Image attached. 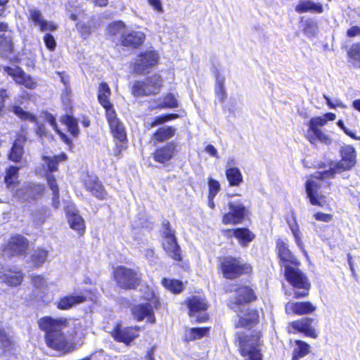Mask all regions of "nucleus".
Wrapping results in <instances>:
<instances>
[{
	"mask_svg": "<svg viewBox=\"0 0 360 360\" xmlns=\"http://www.w3.org/2000/svg\"><path fill=\"white\" fill-rule=\"evenodd\" d=\"M38 323L40 329L46 333V342L50 348L63 354L73 351L72 341L77 334L79 323L64 318L46 316L40 319Z\"/></svg>",
	"mask_w": 360,
	"mask_h": 360,
	"instance_id": "nucleus-1",
	"label": "nucleus"
},
{
	"mask_svg": "<svg viewBox=\"0 0 360 360\" xmlns=\"http://www.w3.org/2000/svg\"><path fill=\"white\" fill-rule=\"evenodd\" d=\"M341 159L332 167L323 172H316L311 175L305 183V188L310 203L313 205L323 206V195L319 191L323 184V179L334 178L335 174L351 170L356 164V151L352 146H342L340 151Z\"/></svg>",
	"mask_w": 360,
	"mask_h": 360,
	"instance_id": "nucleus-2",
	"label": "nucleus"
},
{
	"mask_svg": "<svg viewBox=\"0 0 360 360\" xmlns=\"http://www.w3.org/2000/svg\"><path fill=\"white\" fill-rule=\"evenodd\" d=\"M276 248L281 265L285 268L286 280L293 286L307 288L306 277L298 268L300 263L288 249V244L282 239H278Z\"/></svg>",
	"mask_w": 360,
	"mask_h": 360,
	"instance_id": "nucleus-3",
	"label": "nucleus"
},
{
	"mask_svg": "<svg viewBox=\"0 0 360 360\" xmlns=\"http://www.w3.org/2000/svg\"><path fill=\"white\" fill-rule=\"evenodd\" d=\"M336 118L335 114L327 112L321 117H312L308 123L309 129L307 131V138L312 144L319 141L326 145L332 143L331 138L326 134L320 128L325 126L328 120L333 121Z\"/></svg>",
	"mask_w": 360,
	"mask_h": 360,
	"instance_id": "nucleus-4",
	"label": "nucleus"
},
{
	"mask_svg": "<svg viewBox=\"0 0 360 360\" xmlns=\"http://www.w3.org/2000/svg\"><path fill=\"white\" fill-rule=\"evenodd\" d=\"M236 342L240 354L246 357L245 360H262L260 352L259 335H248L243 333L236 334Z\"/></svg>",
	"mask_w": 360,
	"mask_h": 360,
	"instance_id": "nucleus-5",
	"label": "nucleus"
},
{
	"mask_svg": "<svg viewBox=\"0 0 360 360\" xmlns=\"http://www.w3.org/2000/svg\"><path fill=\"white\" fill-rule=\"evenodd\" d=\"M161 85L160 76L155 75L144 81H136L131 87V94L135 96L155 94L159 91Z\"/></svg>",
	"mask_w": 360,
	"mask_h": 360,
	"instance_id": "nucleus-6",
	"label": "nucleus"
},
{
	"mask_svg": "<svg viewBox=\"0 0 360 360\" xmlns=\"http://www.w3.org/2000/svg\"><path fill=\"white\" fill-rule=\"evenodd\" d=\"M114 276L117 284L124 289L134 288L141 281V275L138 271L124 266L117 267Z\"/></svg>",
	"mask_w": 360,
	"mask_h": 360,
	"instance_id": "nucleus-7",
	"label": "nucleus"
},
{
	"mask_svg": "<svg viewBox=\"0 0 360 360\" xmlns=\"http://www.w3.org/2000/svg\"><path fill=\"white\" fill-rule=\"evenodd\" d=\"M148 302L146 304H139L133 307L132 313L138 321H141L147 318L150 323L155 322V318L153 312V307H158L159 305L158 298L153 292H150V297H146Z\"/></svg>",
	"mask_w": 360,
	"mask_h": 360,
	"instance_id": "nucleus-8",
	"label": "nucleus"
},
{
	"mask_svg": "<svg viewBox=\"0 0 360 360\" xmlns=\"http://www.w3.org/2000/svg\"><path fill=\"white\" fill-rule=\"evenodd\" d=\"M221 269L224 277L233 279L243 273H248L250 271V266L243 264L238 259L231 257H225L221 262Z\"/></svg>",
	"mask_w": 360,
	"mask_h": 360,
	"instance_id": "nucleus-9",
	"label": "nucleus"
},
{
	"mask_svg": "<svg viewBox=\"0 0 360 360\" xmlns=\"http://www.w3.org/2000/svg\"><path fill=\"white\" fill-rule=\"evenodd\" d=\"M163 248L167 255L176 261L181 260L180 247L177 243L174 232L169 228L168 221L163 222Z\"/></svg>",
	"mask_w": 360,
	"mask_h": 360,
	"instance_id": "nucleus-10",
	"label": "nucleus"
},
{
	"mask_svg": "<svg viewBox=\"0 0 360 360\" xmlns=\"http://www.w3.org/2000/svg\"><path fill=\"white\" fill-rule=\"evenodd\" d=\"M187 305L189 316L196 322L202 323L207 319V304L205 299L200 296H193L188 299Z\"/></svg>",
	"mask_w": 360,
	"mask_h": 360,
	"instance_id": "nucleus-11",
	"label": "nucleus"
},
{
	"mask_svg": "<svg viewBox=\"0 0 360 360\" xmlns=\"http://www.w3.org/2000/svg\"><path fill=\"white\" fill-rule=\"evenodd\" d=\"M158 59L159 55L154 50L142 53L134 63V70L138 74H145L149 68L158 63Z\"/></svg>",
	"mask_w": 360,
	"mask_h": 360,
	"instance_id": "nucleus-12",
	"label": "nucleus"
},
{
	"mask_svg": "<svg viewBox=\"0 0 360 360\" xmlns=\"http://www.w3.org/2000/svg\"><path fill=\"white\" fill-rule=\"evenodd\" d=\"M228 207L230 211L223 216V223L224 224H240L245 218L246 212L245 205L238 200L229 202Z\"/></svg>",
	"mask_w": 360,
	"mask_h": 360,
	"instance_id": "nucleus-13",
	"label": "nucleus"
},
{
	"mask_svg": "<svg viewBox=\"0 0 360 360\" xmlns=\"http://www.w3.org/2000/svg\"><path fill=\"white\" fill-rule=\"evenodd\" d=\"M27 17L28 20L42 32H53L58 28L54 22L46 20L41 11L36 8L32 7L28 9Z\"/></svg>",
	"mask_w": 360,
	"mask_h": 360,
	"instance_id": "nucleus-14",
	"label": "nucleus"
},
{
	"mask_svg": "<svg viewBox=\"0 0 360 360\" xmlns=\"http://www.w3.org/2000/svg\"><path fill=\"white\" fill-rule=\"evenodd\" d=\"M177 144L170 141L165 145L158 147L153 153V160L160 164L167 165L174 157Z\"/></svg>",
	"mask_w": 360,
	"mask_h": 360,
	"instance_id": "nucleus-15",
	"label": "nucleus"
},
{
	"mask_svg": "<svg viewBox=\"0 0 360 360\" xmlns=\"http://www.w3.org/2000/svg\"><path fill=\"white\" fill-rule=\"evenodd\" d=\"M43 191L44 186L42 185L29 183L19 188L15 192V195L22 201H30L39 198Z\"/></svg>",
	"mask_w": 360,
	"mask_h": 360,
	"instance_id": "nucleus-16",
	"label": "nucleus"
},
{
	"mask_svg": "<svg viewBox=\"0 0 360 360\" xmlns=\"http://www.w3.org/2000/svg\"><path fill=\"white\" fill-rule=\"evenodd\" d=\"M28 246L27 240L20 235L12 236L3 250L4 257H10L15 255H21L25 252Z\"/></svg>",
	"mask_w": 360,
	"mask_h": 360,
	"instance_id": "nucleus-17",
	"label": "nucleus"
},
{
	"mask_svg": "<svg viewBox=\"0 0 360 360\" xmlns=\"http://www.w3.org/2000/svg\"><path fill=\"white\" fill-rule=\"evenodd\" d=\"M4 70L16 83L30 89H33L36 87L37 84L33 79L19 67H4Z\"/></svg>",
	"mask_w": 360,
	"mask_h": 360,
	"instance_id": "nucleus-18",
	"label": "nucleus"
},
{
	"mask_svg": "<svg viewBox=\"0 0 360 360\" xmlns=\"http://www.w3.org/2000/svg\"><path fill=\"white\" fill-rule=\"evenodd\" d=\"M68 223L72 229L82 235L85 231V224L83 218L79 214L78 211L72 205L65 207Z\"/></svg>",
	"mask_w": 360,
	"mask_h": 360,
	"instance_id": "nucleus-19",
	"label": "nucleus"
},
{
	"mask_svg": "<svg viewBox=\"0 0 360 360\" xmlns=\"http://www.w3.org/2000/svg\"><path fill=\"white\" fill-rule=\"evenodd\" d=\"M106 117L113 136L120 142L124 141L127 139L125 129L117 117L115 110H108Z\"/></svg>",
	"mask_w": 360,
	"mask_h": 360,
	"instance_id": "nucleus-20",
	"label": "nucleus"
},
{
	"mask_svg": "<svg viewBox=\"0 0 360 360\" xmlns=\"http://www.w3.org/2000/svg\"><path fill=\"white\" fill-rule=\"evenodd\" d=\"M138 327H128L122 328L117 325L112 333L114 339L118 342L129 345L130 342L139 336Z\"/></svg>",
	"mask_w": 360,
	"mask_h": 360,
	"instance_id": "nucleus-21",
	"label": "nucleus"
},
{
	"mask_svg": "<svg viewBox=\"0 0 360 360\" xmlns=\"http://www.w3.org/2000/svg\"><path fill=\"white\" fill-rule=\"evenodd\" d=\"M256 298L253 290L248 286H243L236 291V297L234 302L230 303V307L237 311L243 304L248 303Z\"/></svg>",
	"mask_w": 360,
	"mask_h": 360,
	"instance_id": "nucleus-22",
	"label": "nucleus"
},
{
	"mask_svg": "<svg viewBox=\"0 0 360 360\" xmlns=\"http://www.w3.org/2000/svg\"><path fill=\"white\" fill-rule=\"evenodd\" d=\"M313 319L309 318H303L300 320H297L290 323L288 326V330L290 333H296V332H302L306 334V335L309 336L311 338H316V333L311 327V323Z\"/></svg>",
	"mask_w": 360,
	"mask_h": 360,
	"instance_id": "nucleus-23",
	"label": "nucleus"
},
{
	"mask_svg": "<svg viewBox=\"0 0 360 360\" xmlns=\"http://www.w3.org/2000/svg\"><path fill=\"white\" fill-rule=\"evenodd\" d=\"M145 39L146 34L142 31L127 28L120 43L124 46L136 48L144 42Z\"/></svg>",
	"mask_w": 360,
	"mask_h": 360,
	"instance_id": "nucleus-24",
	"label": "nucleus"
},
{
	"mask_svg": "<svg viewBox=\"0 0 360 360\" xmlns=\"http://www.w3.org/2000/svg\"><path fill=\"white\" fill-rule=\"evenodd\" d=\"M316 309V306L309 302H288L285 305V311L288 314H308L314 312Z\"/></svg>",
	"mask_w": 360,
	"mask_h": 360,
	"instance_id": "nucleus-25",
	"label": "nucleus"
},
{
	"mask_svg": "<svg viewBox=\"0 0 360 360\" xmlns=\"http://www.w3.org/2000/svg\"><path fill=\"white\" fill-rule=\"evenodd\" d=\"M84 184L86 189L91 191L97 198L104 200L107 198L106 191L96 177L88 176L87 179H84Z\"/></svg>",
	"mask_w": 360,
	"mask_h": 360,
	"instance_id": "nucleus-26",
	"label": "nucleus"
},
{
	"mask_svg": "<svg viewBox=\"0 0 360 360\" xmlns=\"http://www.w3.org/2000/svg\"><path fill=\"white\" fill-rule=\"evenodd\" d=\"M295 11L297 13H312L321 14L323 12V6L320 2L312 0H300L297 4Z\"/></svg>",
	"mask_w": 360,
	"mask_h": 360,
	"instance_id": "nucleus-27",
	"label": "nucleus"
},
{
	"mask_svg": "<svg viewBox=\"0 0 360 360\" xmlns=\"http://www.w3.org/2000/svg\"><path fill=\"white\" fill-rule=\"evenodd\" d=\"M237 311H239V320L236 323V327L250 328L258 321L259 314L257 310L248 309L245 313H243L240 308Z\"/></svg>",
	"mask_w": 360,
	"mask_h": 360,
	"instance_id": "nucleus-28",
	"label": "nucleus"
},
{
	"mask_svg": "<svg viewBox=\"0 0 360 360\" xmlns=\"http://www.w3.org/2000/svg\"><path fill=\"white\" fill-rule=\"evenodd\" d=\"M226 233L229 236H233L243 246L247 245L255 238L254 234L246 228L228 229L226 230Z\"/></svg>",
	"mask_w": 360,
	"mask_h": 360,
	"instance_id": "nucleus-29",
	"label": "nucleus"
},
{
	"mask_svg": "<svg viewBox=\"0 0 360 360\" xmlns=\"http://www.w3.org/2000/svg\"><path fill=\"white\" fill-rule=\"evenodd\" d=\"M98 26L99 24L94 17H91L86 22H84V20H80L76 24L77 30L84 39L88 38Z\"/></svg>",
	"mask_w": 360,
	"mask_h": 360,
	"instance_id": "nucleus-30",
	"label": "nucleus"
},
{
	"mask_svg": "<svg viewBox=\"0 0 360 360\" xmlns=\"http://www.w3.org/2000/svg\"><path fill=\"white\" fill-rule=\"evenodd\" d=\"M65 9L70 18L73 21L85 20L86 14L77 1L71 0L65 4Z\"/></svg>",
	"mask_w": 360,
	"mask_h": 360,
	"instance_id": "nucleus-31",
	"label": "nucleus"
},
{
	"mask_svg": "<svg viewBox=\"0 0 360 360\" xmlns=\"http://www.w3.org/2000/svg\"><path fill=\"white\" fill-rule=\"evenodd\" d=\"M110 95L111 91L108 84L105 82H101L98 87V99L100 104L106 110V114L108 110H114L110 101Z\"/></svg>",
	"mask_w": 360,
	"mask_h": 360,
	"instance_id": "nucleus-32",
	"label": "nucleus"
},
{
	"mask_svg": "<svg viewBox=\"0 0 360 360\" xmlns=\"http://www.w3.org/2000/svg\"><path fill=\"white\" fill-rule=\"evenodd\" d=\"M85 300L86 297L82 295H67L60 299L57 303V307L62 310H66L84 302Z\"/></svg>",
	"mask_w": 360,
	"mask_h": 360,
	"instance_id": "nucleus-33",
	"label": "nucleus"
},
{
	"mask_svg": "<svg viewBox=\"0 0 360 360\" xmlns=\"http://www.w3.org/2000/svg\"><path fill=\"white\" fill-rule=\"evenodd\" d=\"M0 278L10 286H16L21 283L23 276L19 271L6 269L3 272H0Z\"/></svg>",
	"mask_w": 360,
	"mask_h": 360,
	"instance_id": "nucleus-34",
	"label": "nucleus"
},
{
	"mask_svg": "<svg viewBox=\"0 0 360 360\" xmlns=\"http://www.w3.org/2000/svg\"><path fill=\"white\" fill-rule=\"evenodd\" d=\"M41 158L46 165L48 171L53 172L58 170V166L60 162L67 160L68 156L65 153H62L53 156L42 155Z\"/></svg>",
	"mask_w": 360,
	"mask_h": 360,
	"instance_id": "nucleus-35",
	"label": "nucleus"
},
{
	"mask_svg": "<svg viewBox=\"0 0 360 360\" xmlns=\"http://www.w3.org/2000/svg\"><path fill=\"white\" fill-rule=\"evenodd\" d=\"M127 29V28L123 22L115 21L108 25L107 28V34L114 39L119 37L120 41L121 42Z\"/></svg>",
	"mask_w": 360,
	"mask_h": 360,
	"instance_id": "nucleus-36",
	"label": "nucleus"
},
{
	"mask_svg": "<svg viewBox=\"0 0 360 360\" xmlns=\"http://www.w3.org/2000/svg\"><path fill=\"white\" fill-rule=\"evenodd\" d=\"M176 133V129L173 127L166 126L159 128L153 134V139L158 142H163L172 138Z\"/></svg>",
	"mask_w": 360,
	"mask_h": 360,
	"instance_id": "nucleus-37",
	"label": "nucleus"
},
{
	"mask_svg": "<svg viewBox=\"0 0 360 360\" xmlns=\"http://www.w3.org/2000/svg\"><path fill=\"white\" fill-rule=\"evenodd\" d=\"M226 176L231 186H238L243 182V175L238 167H229L226 169Z\"/></svg>",
	"mask_w": 360,
	"mask_h": 360,
	"instance_id": "nucleus-38",
	"label": "nucleus"
},
{
	"mask_svg": "<svg viewBox=\"0 0 360 360\" xmlns=\"http://www.w3.org/2000/svg\"><path fill=\"white\" fill-rule=\"evenodd\" d=\"M47 182H48L49 188L52 191V193H53V198H52L53 206L57 209V208H58V207L60 205L59 189H58V184L56 183V180L54 176L52 174H48L47 175Z\"/></svg>",
	"mask_w": 360,
	"mask_h": 360,
	"instance_id": "nucleus-39",
	"label": "nucleus"
},
{
	"mask_svg": "<svg viewBox=\"0 0 360 360\" xmlns=\"http://www.w3.org/2000/svg\"><path fill=\"white\" fill-rule=\"evenodd\" d=\"M60 122L65 124L69 132L74 136H77L79 134V128L77 120L71 115H65L60 118Z\"/></svg>",
	"mask_w": 360,
	"mask_h": 360,
	"instance_id": "nucleus-40",
	"label": "nucleus"
},
{
	"mask_svg": "<svg viewBox=\"0 0 360 360\" xmlns=\"http://www.w3.org/2000/svg\"><path fill=\"white\" fill-rule=\"evenodd\" d=\"M297 347L293 350L292 360H299L306 356L309 352V345L301 340H296Z\"/></svg>",
	"mask_w": 360,
	"mask_h": 360,
	"instance_id": "nucleus-41",
	"label": "nucleus"
},
{
	"mask_svg": "<svg viewBox=\"0 0 360 360\" xmlns=\"http://www.w3.org/2000/svg\"><path fill=\"white\" fill-rule=\"evenodd\" d=\"M349 62L354 66L360 68V43H355L352 45L347 52Z\"/></svg>",
	"mask_w": 360,
	"mask_h": 360,
	"instance_id": "nucleus-42",
	"label": "nucleus"
},
{
	"mask_svg": "<svg viewBox=\"0 0 360 360\" xmlns=\"http://www.w3.org/2000/svg\"><path fill=\"white\" fill-rule=\"evenodd\" d=\"M224 77L218 74L216 77L215 93L217 96V98L221 102H224L226 98V92L224 86Z\"/></svg>",
	"mask_w": 360,
	"mask_h": 360,
	"instance_id": "nucleus-43",
	"label": "nucleus"
},
{
	"mask_svg": "<svg viewBox=\"0 0 360 360\" xmlns=\"http://www.w3.org/2000/svg\"><path fill=\"white\" fill-rule=\"evenodd\" d=\"M11 111L22 120L30 122H36L37 121V117L34 115L30 112L25 111L20 106L13 105L11 108Z\"/></svg>",
	"mask_w": 360,
	"mask_h": 360,
	"instance_id": "nucleus-44",
	"label": "nucleus"
},
{
	"mask_svg": "<svg viewBox=\"0 0 360 360\" xmlns=\"http://www.w3.org/2000/svg\"><path fill=\"white\" fill-rule=\"evenodd\" d=\"M13 49V42L11 37H6L0 41V55L1 57L9 58Z\"/></svg>",
	"mask_w": 360,
	"mask_h": 360,
	"instance_id": "nucleus-45",
	"label": "nucleus"
},
{
	"mask_svg": "<svg viewBox=\"0 0 360 360\" xmlns=\"http://www.w3.org/2000/svg\"><path fill=\"white\" fill-rule=\"evenodd\" d=\"M162 284L165 288L174 293H179L183 290V283L178 280L163 278Z\"/></svg>",
	"mask_w": 360,
	"mask_h": 360,
	"instance_id": "nucleus-46",
	"label": "nucleus"
},
{
	"mask_svg": "<svg viewBox=\"0 0 360 360\" xmlns=\"http://www.w3.org/2000/svg\"><path fill=\"white\" fill-rule=\"evenodd\" d=\"M23 152V146L19 141H15L11 148L9 159L18 162L20 160Z\"/></svg>",
	"mask_w": 360,
	"mask_h": 360,
	"instance_id": "nucleus-47",
	"label": "nucleus"
},
{
	"mask_svg": "<svg viewBox=\"0 0 360 360\" xmlns=\"http://www.w3.org/2000/svg\"><path fill=\"white\" fill-rule=\"evenodd\" d=\"M289 226H290V229L292 233L294 236V238H295L297 245L304 254H306L307 252H305V250L304 249V245L302 242V238H301L302 233L300 231V229H299V226H298L297 222L295 221H294L292 223H289Z\"/></svg>",
	"mask_w": 360,
	"mask_h": 360,
	"instance_id": "nucleus-48",
	"label": "nucleus"
},
{
	"mask_svg": "<svg viewBox=\"0 0 360 360\" xmlns=\"http://www.w3.org/2000/svg\"><path fill=\"white\" fill-rule=\"evenodd\" d=\"M48 257V252L44 249L37 248L32 254V263L39 266L43 264Z\"/></svg>",
	"mask_w": 360,
	"mask_h": 360,
	"instance_id": "nucleus-49",
	"label": "nucleus"
},
{
	"mask_svg": "<svg viewBox=\"0 0 360 360\" xmlns=\"http://www.w3.org/2000/svg\"><path fill=\"white\" fill-rule=\"evenodd\" d=\"M46 120L50 124V125L53 127V129L59 134L61 139L67 144L70 143L69 138L63 134L61 131H60L58 128V125L56 123V120L54 116H53L50 113L46 114Z\"/></svg>",
	"mask_w": 360,
	"mask_h": 360,
	"instance_id": "nucleus-50",
	"label": "nucleus"
},
{
	"mask_svg": "<svg viewBox=\"0 0 360 360\" xmlns=\"http://www.w3.org/2000/svg\"><path fill=\"white\" fill-rule=\"evenodd\" d=\"M159 107L162 108H177L178 100L174 94H168L164 97L163 101L159 105Z\"/></svg>",
	"mask_w": 360,
	"mask_h": 360,
	"instance_id": "nucleus-51",
	"label": "nucleus"
},
{
	"mask_svg": "<svg viewBox=\"0 0 360 360\" xmlns=\"http://www.w3.org/2000/svg\"><path fill=\"white\" fill-rule=\"evenodd\" d=\"M209 331V328H192L189 330L190 337L188 340L200 339L205 336Z\"/></svg>",
	"mask_w": 360,
	"mask_h": 360,
	"instance_id": "nucleus-52",
	"label": "nucleus"
},
{
	"mask_svg": "<svg viewBox=\"0 0 360 360\" xmlns=\"http://www.w3.org/2000/svg\"><path fill=\"white\" fill-rule=\"evenodd\" d=\"M179 117L177 114H168L157 116L150 124L151 127H155L159 124H164L165 122L176 119Z\"/></svg>",
	"mask_w": 360,
	"mask_h": 360,
	"instance_id": "nucleus-53",
	"label": "nucleus"
},
{
	"mask_svg": "<svg viewBox=\"0 0 360 360\" xmlns=\"http://www.w3.org/2000/svg\"><path fill=\"white\" fill-rule=\"evenodd\" d=\"M18 170L19 168L15 166H11L7 169L5 182L8 185H11L14 182V179L17 177Z\"/></svg>",
	"mask_w": 360,
	"mask_h": 360,
	"instance_id": "nucleus-54",
	"label": "nucleus"
},
{
	"mask_svg": "<svg viewBox=\"0 0 360 360\" xmlns=\"http://www.w3.org/2000/svg\"><path fill=\"white\" fill-rule=\"evenodd\" d=\"M209 195L211 197H215L220 191V184L218 181L209 178L208 179Z\"/></svg>",
	"mask_w": 360,
	"mask_h": 360,
	"instance_id": "nucleus-55",
	"label": "nucleus"
},
{
	"mask_svg": "<svg viewBox=\"0 0 360 360\" xmlns=\"http://www.w3.org/2000/svg\"><path fill=\"white\" fill-rule=\"evenodd\" d=\"M317 31V24L312 20H306L303 32L308 36H313Z\"/></svg>",
	"mask_w": 360,
	"mask_h": 360,
	"instance_id": "nucleus-56",
	"label": "nucleus"
},
{
	"mask_svg": "<svg viewBox=\"0 0 360 360\" xmlns=\"http://www.w3.org/2000/svg\"><path fill=\"white\" fill-rule=\"evenodd\" d=\"M32 281L34 286L39 290H45L47 287L46 281L41 276H33Z\"/></svg>",
	"mask_w": 360,
	"mask_h": 360,
	"instance_id": "nucleus-57",
	"label": "nucleus"
},
{
	"mask_svg": "<svg viewBox=\"0 0 360 360\" xmlns=\"http://www.w3.org/2000/svg\"><path fill=\"white\" fill-rule=\"evenodd\" d=\"M44 44L48 49L54 51L56 46V42L54 37L51 34H46L44 37Z\"/></svg>",
	"mask_w": 360,
	"mask_h": 360,
	"instance_id": "nucleus-58",
	"label": "nucleus"
},
{
	"mask_svg": "<svg viewBox=\"0 0 360 360\" xmlns=\"http://www.w3.org/2000/svg\"><path fill=\"white\" fill-rule=\"evenodd\" d=\"M148 5L158 13H162L164 8L162 0H147Z\"/></svg>",
	"mask_w": 360,
	"mask_h": 360,
	"instance_id": "nucleus-59",
	"label": "nucleus"
},
{
	"mask_svg": "<svg viewBox=\"0 0 360 360\" xmlns=\"http://www.w3.org/2000/svg\"><path fill=\"white\" fill-rule=\"evenodd\" d=\"M314 217L316 220L323 221V222H330L333 219V215L330 214L323 213V212H316L314 214Z\"/></svg>",
	"mask_w": 360,
	"mask_h": 360,
	"instance_id": "nucleus-60",
	"label": "nucleus"
},
{
	"mask_svg": "<svg viewBox=\"0 0 360 360\" xmlns=\"http://www.w3.org/2000/svg\"><path fill=\"white\" fill-rule=\"evenodd\" d=\"M338 126L343 130V131L348 135L349 137H351L353 139L355 140H360V136H357L354 132L349 130L344 124V122L342 120H338L337 122Z\"/></svg>",
	"mask_w": 360,
	"mask_h": 360,
	"instance_id": "nucleus-61",
	"label": "nucleus"
},
{
	"mask_svg": "<svg viewBox=\"0 0 360 360\" xmlns=\"http://www.w3.org/2000/svg\"><path fill=\"white\" fill-rule=\"evenodd\" d=\"M0 344L1 347L7 349L11 345L10 337L4 332L0 331Z\"/></svg>",
	"mask_w": 360,
	"mask_h": 360,
	"instance_id": "nucleus-62",
	"label": "nucleus"
},
{
	"mask_svg": "<svg viewBox=\"0 0 360 360\" xmlns=\"http://www.w3.org/2000/svg\"><path fill=\"white\" fill-rule=\"evenodd\" d=\"M306 282L307 283V287H297V286H295V288H301V289H303L304 290L302 292H300V291H295V293H294V297L296 298V299H300L301 297H306L308 295V290L309 289V286H310V284L308 283L307 281V279L306 278Z\"/></svg>",
	"mask_w": 360,
	"mask_h": 360,
	"instance_id": "nucleus-63",
	"label": "nucleus"
},
{
	"mask_svg": "<svg viewBox=\"0 0 360 360\" xmlns=\"http://www.w3.org/2000/svg\"><path fill=\"white\" fill-rule=\"evenodd\" d=\"M70 94H71V89L68 84H65V90L62 94L63 102L68 105L70 102Z\"/></svg>",
	"mask_w": 360,
	"mask_h": 360,
	"instance_id": "nucleus-64",
	"label": "nucleus"
}]
</instances>
